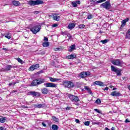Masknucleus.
Returning <instances> with one entry per match:
<instances>
[{
  "label": "nucleus",
  "instance_id": "nucleus-4",
  "mask_svg": "<svg viewBox=\"0 0 130 130\" xmlns=\"http://www.w3.org/2000/svg\"><path fill=\"white\" fill-rule=\"evenodd\" d=\"M68 97L69 99H70L72 102H79L80 101V99H79V96L76 95H74L73 94H69Z\"/></svg>",
  "mask_w": 130,
  "mask_h": 130
},
{
  "label": "nucleus",
  "instance_id": "nucleus-19",
  "mask_svg": "<svg viewBox=\"0 0 130 130\" xmlns=\"http://www.w3.org/2000/svg\"><path fill=\"white\" fill-rule=\"evenodd\" d=\"M128 20H129V19L127 18V19H125L122 20L121 22L122 24H121V26L124 27V25H125V24H126V22H127V21H128Z\"/></svg>",
  "mask_w": 130,
  "mask_h": 130
},
{
  "label": "nucleus",
  "instance_id": "nucleus-60",
  "mask_svg": "<svg viewBox=\"0 0 130 130\" xmlns=\"http://www.w3.org/2000/svg\"><path fill=\"white\" fill-rule=\"evenodd\" d=\"M69 39H71L72 38V36L70 35V36L69 37Z\"/></svg>",
  "mask_w": 130,
  "mask_h": 130
},
{
  "label": "nucleus",
  "instance_id": "nucleus-26",
  "mask_svg": "<svg viewBox=\"0 0 130 130\" xmlns=\"http://www.w3.org/2000/svg\"><path fill=\"white\" fill-rule=\"evenodd\" d=\"M52 129H53V130L58 129V126H57V125H56V124H53L52 125Z\"/></svg>",
  "mask_w": 130,
  "mask_h": 130
},
{
  "label": "nucleus",
  "instance_id": "nucleus-46",
  "mask_svg": "<svg viewBox=\"0 0 130 130\" xmlns=\"http://www.w3.org/2000/svg\"><path fill=\"white\" fill-rule=\"evenodd\" d=\"M0 130H6V129L5 127H3V126H1L0 127Z\"/></svg>",
  "mask_w": 130,
  "mask_h": 130
},
{
  "label": "nucleus",
  "instance_id": "nucleus-39",
  "mask_svg": "<svg viewBox=\"0 0 130 130\" xmlns=\"http://www.w3.org/2000/svg\"><path fill=\"white\" fill-rule=\"evenodd\" d=\"M94 111H96V112H98V113H101V111H100V110H99L97 109H95Z\"/></svg>",
  "mask_w": 130,
  "mask_h": 130
},
{
  "label": "nucleus",
  "instance_id": "nucleus-53",
  "mask_svg": "<svg viewBox=\"0 0 130 130\" xmlns=\"http://www.w3.org/2000/svg\"><path fill=\"white\" fill-rule=\"evenodd\" d=\"M108 87H106L105 88H104V90L105 91V90H106V91H108Z\"/></svg>",
  "mask_w": 130,
  "mask_h": 130
},
{
  "label": "nucleus",
  "instance_id": "nucleus-43",
  "mask_svg": "<svg viewBox=\"0 0 130 130\" xmlns=\"http://www.w3.org/2000/svg\"><path fill=\"white\" fill-rule=\"evenodd\" d=\"M54 50H55V51H58L60 50V48H56L54 49Z\"/></svg>",
  "mask_w": 130,
  "mask_h": 130
},
{
  "label": "nucleus",
  "instance_id": "nucleus-58",
  "mask_svg": "<svg viewBox=\"0 0 130 130\" xmlns=\"http://www.w3.org/2000/svg\"><path fill=\"white\" fill-rule=\"evenodd\" d=\"M111 130H115V128H114V127H112V128H111Z\"/></svg>",
  "mask_w": 130,
  "mask_h": 130
},
{
  "label": "nucleus",
  "instance_id": "nucleus-47",
  "mask_svg": "<svg viewBox=\"0 0 130 130\" xmlns=\"http://www.w3.org/2000/svg\"><path fill=\"white\" fill-rule=\"evenodd\" d=\"M125 122L126 123H127V122H130V121L128 119H126L125 120Z\"/></svg>",
  "mask_w": 130,
  "mask_h": 130
},
{
  "label": "nucleus",
  "instance_id": "nucleus-44",
  "mask_svg": "<svg viewBox=\"0 0 130 130\" xmlns=\"http://www.w3.org/2000/svg\"><path fill=\"white\" fill-rule=\"evenodd\" d=\"M75 122H76V123H80V120L78 119H75Z\"/></svg>",
  "mask_w": 130,
  "mask_h": 130
},
{
  "label": "nucleus",
  "instance_id": "nucleus-34",
  "mask_svg": "<svg viewBox=\"0 0 130 130\" xmlns=\"http://www.w3.org/2000/svg\"><path fill=\"white\" fill-rule=\"evenodd\" d=\"M72 5L73 7H74V8H76V7H78V5L76 3V2H73L72 3Z\"/></svg>",
  "mask_w": 130,
  "mask_h": 130
},
{
  "label": "nucleus",
  "instance_id": "nucleus-48",
  "mask_svg": "<svg viewBox=\"0 0 130 130\" xmlns=\"http://www.w3.org/2000/svg\"><path fill=\"white\" fill-rule=\"evenodd\" d=\"M71 108H72V107H67L66 108V110H70Z\"/></svg>",
  "mask_w": 130,
  "mask_h": 130
},
{
  "label": "nucleus",
  "instance_id": "nucleus-63",
  "mask_svg": "<svg viewBox=\"0 0 130 130\" xmlns=\"http://www.w3.org/2000/svg\"><path fill=\"white\" fill-rule=\"evenodd\" d=\"M26 104H27V105H29V104H28V103H26Z\"/></svg>",
  "mask_w": 130,
  "mask_h": 130
},
{
  "label": "nucleus",
  "instance_id": "nucleus-20",
  "mask_svg": "<svg viewBox=\"0 0 130 130\" xmlns=\"http://www.w3.org/2000/svg\"><path fill=\"white\" fill-rule=\"evenodd\" d=\"M76 49V45H72L70 47V49H69V51L72 52L74 49Z\"/></svg>",
  "mask_w": 130,
  "mask_h": 130
},
{
  "label": "nucleus",
  "instance_id": "nucleus-64",
  "mask_svg": "<svg viewBox=\"0 0 130 130\" xmlns=\"http://www.w3.org/2000/svg\"><path fill=\"white\" fill-rule=\"evenodd\" d=\"M45 53L44 52H43V54H44Z\"/></svg>",
  "mask_w": 130,
  "mask_h": 130
},
{
  "label": "nucleus",
  "instance_id": "nucleus-5",
  "mask_svg": "<svg viewBox=\"0 0 130 130\" xmlns=\"http://www.w3.org/2000/svg\"><path fill=\"white\" fill-rule=\"evenodd\" d=\"M41 29L40 25H36L30 29V30L33 33V34H36L40 31Z\"/></svg>",
  "mask_w": 130,
  "mask_h": 130
},
{
  "label": "nucleus",
  "instance_id": "nucleus-21",
  "mask_svg": "<svg viewBox=\"0 0 130 130\" xmlns=\"http://www.w3.org/2000/svg\"><path fill=\"white\" fill-rule=\"evenodd\" d=\"M49 80L50 82H57L59 81V79L57 78H53L52 77H49Z\"/></svg>",
  "mask_w": 130,
  "mask_h": 130
},
{
  "label": "nucleus",
  "instance_id": "nucleus-42",
  "mask_svg": "<svg viewBox=\"0 0 130 130\" xmlns=\"http://www.w3.org/2000/svg\"><path fill=\"white\" fill-rule=\"evenodd\" d=\"M42 124L43 126H44V127H46V124L44 122H42Z\"/></svg>",
  "mask_w": 130,
  "mask_h": 130
},
{
  "label": "nucleus",
  "instance_id": "nucleus-36",
  "mask_svg": "<svg viewBox=\"0 0 130 130\" xmlns=\"http://www.w3.org/2000/svg\"><path fill=\"white\" fill-rule=\"evenodd\" d=\"M84 125H86L87 126H89V125H90V121H85L84 122Z\"/></svg>",
  "mask_w": 130,
  "mask_h": 130
},
{
  "label": "nucleus",
  "instance_id": "nucleus-6",
  "mask_svg": "<svg viewBox=\"0 0 130 130\" xmlns=\"http://www.w3.org/2000/svg\"><path fill=\"white\" fill-rule=\"evenodd\" d=\"M63 85L65 88H73V87H75V84L74 83L70 81H64Z\"/></svg>",
  "mask_w": 130,
  "mask_h": 130
},
{
  "label": "nucleus",
  "instance_id": "nucleus-11",
  "mask_svg": "<svg viewBox=\"0 0 130 130\" xmlns=\"http://www.w3.org/2000/svg\"><path fill=\"white\" fill-rule=\"evenodd\" d=\"M34 106L35 108H43L44 107H46V104H38L34 105Z\"/></svg>",
  "mask_w": 130,
  "mask_h": 130
},
{
  "label": "nucleus",
  "instance_id": "nucleus-50",
  "mask_svg": "<svg viewBox=\"0 0 130 130\" xmlns=\"http://www.w3.org/2000/svg\"><path fill=\"white\" fill-rule=\"evenodd\" d=\"M44 40L45 41H48V38H47V37H44Z\"/></svg>",
  "mask_w": 130,
  "mask_h": 130
},
{
  "label": "nucleus",
  "instance_id": "nucleus-15",
  "mask_svg": "<svg viewBox=\"0 0 130 130\" xmlns=\"http://www.w3.org/2000/svg\"><path fill=\"white\" fill-rule=\"evenodd\" d=\"M98 85V86H104V83L100 81H96L93 82V85Z\"/></svg>",
  "mask_w": 130,
  "mask_h": 130
},
{
  "label": "nucleus",
  "instance_id": "nucleus-3",
  "mask_svg": "<svg viewBox=\"0 0 130 130\" xmlns=\"http://www.w3.org/2000/svg\"><path fill=\"white\" fill-rule=\"evenodd\" d=\"M44 4L43 1L41 0H36V1H33V0H30L28 1V5L29 6H37L38 5H42Z\"/></svg>",
  "mask_w": 130,
  "mask_h": 130
},
{
  "label": "nucleus",
  "instance_id": "nucleus-33",
  "mask_svg": "<svg viewBox=\"0 0 130 130\" xmlns=\"http://www.w3.org/2000/svg\"><path fill=\"white\" fill-rule=\"evenodd\" d=\"M78 27L80 29H84V28H85V27H86V25H85L84 24H80L78 26Z\"/></svg>",
  "mask_w": 130,
  "mask_h": 130
},
{
  "label": "nucleus",
  "instance_id": "nucleus-1",
  "mask_svg": "<svg viewBox=\"0 0 130 130\" xmlns=\"http://www.w3.org/2000/svg\"><path fill=\"white\" fill-rule=\"evenodd\" d=\"M45 82L44 79H37L33 80L31 83L30 86V87H37L38 85H41V84H43Z\"/></svg>",
  "mask_w": 130,
  "mask_h": 130
},
{
  "label": "nucleus",
  "instance_id": "nucleus-22",
  "mask_svg": "<svg viewBox=\"0 0 130 130\" xmlns=\"http://www.w3.org/2000/svg\"><path fill=\"white\" fill-rule=\"evenodd\" d=\"M53 18L55 21H59V18L60 17L57 16L56 14H54L53 16Z\"/></svg>",
  "mask_w": 130,
  "mask_h": 130
},
{
  "label": "nucleus",
  "instance_id": "nucleus-28",
  "mask_svg": "<svg viewBox=\"0 0 130 130\" xmlns=\"http://www.w3.org/2000/svg\"><path fill=\"white\" fill-rule=\"evenodd\" d=\"M84 88L85 90H87V91H88V93H89V94H92V91H91V89H90V88H89V87L85 86Z\"/></svg>",
  "mask_w": 130,
  "mask_h": 130
},
{
  "label": "nucleus",
  "instance_id": "nucleus-7",
  "mask_svg": "<svg viewBox=\"0 0 130 130\" xmlns=\"http://www.w3.org/2000/svg\"><path fill=\"white\" fill-rule=\"evenodd\" d=\"M111 69L112 72H114L116 73L117 76H121V71L119 69H118V68H116L115 67H114V66H111Z\"/></svg>",
  "mask_w": 130,
  "mask_h": 130
},
{
  "label": "nucleus",
  "instance_id": "nucleus-30",
  "mask_svg": "<svg viewBox=\"0 0 130 130\" xmlns=\"http://www.w3.org/2000/svg\"><path fill=\"white\" fill-rule=\"evenodd\" d=\"M15 59L17 60L18 62H20L21 64H23V63H24V62L23 61V60H21V58H16Z\"/></svg>",
  "mask_w": 130,
  "mask_h": 130
},
{
  "label": "nucleus",
  "instance_id": "nucleus-57",
  "mask_svg": "<svg viewBox=\"0 0 130 130\" xmlns=\"http://www.w3.org/2000/svg\"><path fill=\"white\" fill-rule=\"evenodd\" d=\"M105 129H106V130H110V129L108 128V127H106V128H105Z\"/></svg>",
  "mask_w": 130,
  "mask_h": 130
},
{
  "label": "nucleus",
  "instance_id": "nucleus-45",
  "mask_svg": "<svg viewBox=\"0 0 130 130\" xmlns=\"http://www.w3.org/2000/svg\"><path fill=\"white\" fill-rule=\"evenodd\" d=\"M5 37L6 38H7V39H11V36H5Z\"/></svg>",
  "mask_w": 130,
  "mask_h": 130
},
{
  "label": "nucleus",
  "instance_id": "nucleus-2",
  "mask_svg": "<svg viewBox=\"0 0 130 130\" xmlns=\"http://www.w3.org/2000/svg\"><path fill=\"white\" fill-rule=\"evenodd\" d=\"M111 63L114 66H117V67H122L123 64V62L120 60L119 59H114L111 60Z\"/></svg>",
  "mask_w": 130,
  "mask_h": 130
},
{
  "label": "nucleus",
  "instance_id": "nucleus-16",
  "mask_svg": "<svg viewBox=\"0 0 130 130\" xmlns=\"http://www.w3.org/2000/svg\"><path fill=\"white\" fill-rule=\"evenodd\" d=\"M41 91H42V94H43L44 95H46V94L48 93V89L45 87H44L43 88H42L41 89Z\"/></svg>",
  "mask_w": 130,
  "mask_h": 130
},
{
  "label": "nucleus",
  "instance_id": "nucleus-40",
  "mask_svg": "<svg viewBox=\"0 0 130 130\" xmlns=\"http://www.w3.org/2000/svg\"><path fill=\"white\" fill-rule=\"evenodd\" d=\"M16 82H12V83H10L9 84V86H12V85H16Z\"/></svg>",
  "mask_w": 130,
  "mask_h": 130
},
{
  "label": "nucleus",
  "instance_id": "nucleus-49",
  "mask_svg": "<svg viewBox=\"0 0 130 130\" xmlns=\"http://www.w3.org/2000/svg\"><path fill=\"white\" fill-rule=\"evenodd\" d=\"M75 3H76L77 5H80V1H77L75 2Z\"/></svg>",
  "mask_w": 130,
  "mask_h": 130
},
{
  "label": "nucleus",
  "instance_id": "nucleus-38",
  "mask_svg": "<svg viewBox=\"0 0 130 130\" xmlns=\"http://www.w3.org/2000/svg\"><path fill=\"white\" fill-rule=\"evenodd\" d=\"M92 18H93V15H92V14H89L88 15L87 19L89 20L92 19Z\"/></svg>",
  "mask_w": 130,
  "mask_h": 130
},
{
  "label": "nucleus",
  "instance_id": "nucleus-14",
  "mask_svg": "<svg viewBox=\"0 0 130 130\" xmlns=\"http://www.w3.org/2000/svg\"><path fill=\"white\" fill-rule=\"evenodd\" d=\"M111 96H116V97H119L120 96H121V94L117 91L112 92L111 93Z\"/></svg>",
  "mask_w": 130,
  "mask_h": 130
},
{
  "label": "nucleus",
  "instance_id": "nucleus-37",
  "mask_svg": "<svg viewBox=\"0 0 130 130\" xmlns=\"http://www.w3.org/2000/svg\"><path fill=\"white\" fill-rule=\"evenodd\" d=\"M95 103H96V104H101V100H100V99H97V100L95 101Z\"/></svg>",
  "mask_w": 130,
  "mask_h": 130
},
{
  "label": "nucleus",
  "instance_id": "nucleus-61",
  "mask_svg": "<svg viewBox=\"0 0 130 130\" xmlns=\"http://www.w3.org/2000/svg\"><path fill=\"white\" fill-rule=\"evenodd\" d=\"M13 92H14V93H16V92H17V91H16V90H13Z\"/></svg>",
  "mask_w": 130,
  "mask_h": 130
},
{
  "label": "nucleus",
  "instance_id": "nucleus-55",
  "mask_svg": "<svg viewBox=\"0 0 130 130\" xmlns=\"http://www.w3.org/2000/svg\"><path fill=\"white\" fill-rule=\"evenodd\" d=\"M3 50H5V51H8V49H7L6 48H4Z\"/></svg>",
  "mask_w": 130,
  "mask_h": 130
},
{
  "label": "nucleus",
  "instance_id": "nucleus-54",
  "mask_svg": "<svg viewBox=\"0 0 130 130\" xmlns=\"http://www.w3.org/2000/svg\"><path fill=\"white\" fill-rule=\"evenodd\" d=\"M34 13L35 14L37 15V14H39V11H36Z\"/></svg>",
  "mask_w": 130,
  "mask_h": 130
},
{
  "label": "nucleus",
  "instance_id": "nucleus-35",
  "mask_svg": "<svg viewBox=\"0 0 130 130\" xmlns=\"http://www.w3.org/2000/svg\"><path fill=\"white\" fill-rule=\"evenodd\" d=\"M101 42H102L103 44H105V43L108 42V40H102L101 41Z\"/></svg>",
  "mask_w": 130,
  "mask_h": 130
},
{
  "label": "nucleus",
  "instance_id": "nucleus-31",
  "mask_svg": "<svg viewBox=\"0 0 130 130\" xmlns=\"http://www.w3.org/2000/svg\"><path fill=\"white\" fill-rule=\"evenodd\" d=\"M49 46V44H48V42H44L43 43V46L44 47H47Z\"/></svg>",
  "mask_w": 130,
  "mask_h": 130
},
{
  "label": "nucleus",
  "instance_id": "nucleus-41",
  "mask_svg": "<svg viewBox=\"0 0 130 130\" xmlns=\"http://www.w3.org/2000/svg\"><path fill=\"white\" fill-rule=\"evenodd\" d=\"M58 26V24L57 23H54L52 25V26L53 27H57Z\"/></svg>",
  "mask_w": 130,
  "mask_h": 130
},
{
  "label": "nucleus",
  "instance_id": "nucleus-25",
  "mask_svg": "<svg viewBox=\"0 0 130 130\" xmlns=\"http://www.w3.org/2000/svg\"><path fill=\"white\" fill-rule=\"evenodd\" d=\"M29 94L30 95H32V96H35V97H36V96H37V94H38V92L36 91H30Z\"/></svg>",
  "mask_w": 130,
  "mask_h": 130
},
{
  "label": "nucleus",
  "instance_id": "nucleus-52",
  "mask_svg": "<svg viewBox=\"0 0 130 130\" xmlns=\"http://www.w3.org/2000/svg\"><path fill=\"white\" fill-rule=\"evenodd\" d=\"M22 108H28V107L27 106L24 105L22 106Z\"/></svg>",
  "mask_w": 130,
  "mask_h": 130
},
{
  "label": "nucleus",
  "instance_id": "nucleus-8",
  "mask_svg": "<svg viewBox=\"0 0 130 130\" xmlns=\"http://www.w3.org/2000/svg\"><path fill=\"white\" fill-rule=\"evenodd\" d=\"M111 6V5H110V3H109L108 1H107L103 4L101 5V7H103V8L106 10H109V9H110Z\"/></svg>",
  "mask_w": 130,
  "mask_h": 130
},
{
  "label": "nucleus",
  "instance_id": "nucleus-59",
  "mask_svg": "<svg viewBox=\"0 0 130 130\" xmlns=\"http://www.w3.org/2000/svg\"><path fill=\"white\" fill-rule=\"evenodd\" d=\"M102 1V3H103V2H106V0H101Z\"/></svg>",
  "mask_w": 130,
  "mask_h": 130
},
{
  "label": "nucleus",
  "instance_id": "nucleus-18",
  "mask_svg": "<svg viewBox=\"0 0 130 130\" xmlns=\"http://www.w3.org/2000/svg\"><path fill=\"white\" fill-rule=\"evenodd\" d=\"M75 26H76V24L75 23H70L68 25V29L72 30V29H74V28H75Z\"/></svg>",
  "mask_w": 130,
  "mask_h": 130
},
{
  "label": "nucleus",
  "instance_id": "nucleus-62",
  "mask_svg": "<svg viewBox=\"0 0 130 130\" xmlns=\"http://www.w3.org/2000/svg\"><path fill=\"white\" fill-rule=\"evenodd\" d=\"M99 33H100V34L102 33V31L100 30Z\"/></svg>",
  "mask_w": 130,
  "mask_h": 130
},
{
  "label": "nucleus",
  "instance_id": "nucleus-23",
  "mask_svg": "<svg viewBox=\"0 0 130 130\" xmlns=\"http://www.w3.org/2000/svg\"><path fill=\"white\" fill-rule=\"evenodd\" d=\"M13 5H14V6H16V7H18L20 6L21 4H20V2H19V1H14L13 2Z\"/></svg>",
  "mask_w": 130,
  "mask_h": 130
},
{
  "label": "nucleus",
  "instance_id": "nucleus-9",
  "mask_svg": "<svg viewBox=\"0 0 130 130\" xmlns=\"http://www.w3.org/2000/svg\"><path fill=\"white\" fill-rule=\"evenodd\" d=\"M44 85L46 87H50V88H56V87H57V85H56V84L54 83H51V82L45 83L44 84Z\"/></svg>",
  "mask_w": 130,
  "mask_h": 130
},
{
  "label": "nucleus",
  "instance_id": "nucleus-13",
  "mask_svg": "<svg viewBox=\"0 0 130 130\" xmlns=\"http://www.w3.org/2000/svg\"><path fill=\"white\" fill-rule=\"evenodd\" d=\"M15 67L12 65H8L6 67L5 69H3V72H7L8 71H11V69H14Z\"/></svg>",
  "mask_w": 130,
  "mask_h": 130
},
{
  "label": "nucleus",
  "instance_id": "nucleus-51",
  "mask_svg": "<svg viewBox=\"0 0 130 130\" xmlns=\"http://www.w3.org/2000/svg\"><path fill=\"white\" fill-rule=\"evenodd\" d=\"M101 3H102V0H99V1H98L96 2V4H100Z\"/></svg>",
  "mask_w": 130,
  "mask_h": 130
},
{
  "label": "nucleus",
  "instance_id": "nucleus-10",
  "mask_svg": "<svg viewBox=\"0 0 130 130\" xmlns=\"http://www.w3.org/2000/svg\"><path fill=\"white\" fill-rule=\"evenodd\" d=\"M37 69H39V64H36L32 65L29 68V71L30 72H33L35 70H37Z\"/></svg>",
  "mask_w": 130,
  "mask_h": 130
},
{
  "label": "nucleus",
  "instance_id": "nucleus-17",
  "mask_svg": "<svg viewBox=\"0 0 130 130\" xmlns=\"http://www.w3.org/2000/svg\"><path fill=\"white\" fill-rule=\"evenodd\" d=\"M76 57L77 55L75 54H71L67 56L68 59H74V58H76Z\"/></svg>",
  "mask_w": 130,
  "mask_h": 130
},
{
  "label": "nucleus",
  "instance_id": "nucleus-56",
  "mask_svg": "<svg viewBox=\"0 0 130 130\" xmlns=\"http://www.w3.org/2000/svg\"><path fill=\"white\" fill-rule=\"evenodd\" d=\"M96 1H97V0H90V1L91 2V3H93L94 2H96Z\"/></svg>",
  "mask_w": 130,
  "mask_h": 130
},
{
  "label": "nucleus",
  "instance_id": "nucleus-27",
  "mask_svg": "<svg viewBox=\"0 0 130 130\" xmlns=\"http://www.w3.org/2000/svg\"><path fill=\"white\" fill-rule=\"evenodd\" d=\"M6 119H7V118L6 117H2L0 118V122L1 123H4V122H6Z\"/></svg>",
  "mask_w": 130,
  "mask_h": 130
},
{
  "label": "nucleus",
  "instance_id": "nucleus-12",
  "mask_svg": "<svg viewBox=\"0 0 130 130\" xmlns=\"http://www.w3.org/2000/svg\"><path fill=\"white\" fill-rule=\"evenodd\" d=\"M88 76H90L89 72H82L80 73L81 78H86V77H88Z\"/></svg>",
  "mask_w": 130,
  "mask_h": 130
},
{
  "label": "nucleus",
  "instance_id": "nucleus-24",
  "mask_svg": "<svg viewBox=\"0 0 130 130\" xmlns=\"http://www.w3.org/2000/svg\"><path fill=\"white\" fill-rule=\"evenodd\" d=\"M125 38H127L128 39H130V28L128 30L126 34Z\"/></svg>",
  "mask_w": 130,
  "mask_h": 130
},
{
  "label": "nucleus",
  "instance_id": "nucleus-29",
  "mask_svg": "<svg viewBox=\"0 0 130 130\" xmlns=\"http://www.w3.org/2000/svg\"><path fill=\"white\" fill-rule=\"evenodd\" d=\"M61 34L63 36L67 35L68 37H70V36H71V34H70V33L67 31L62 32Z\"/></svg>",
  "mask_w": 130,
  "mask_h": 130
},
{
  "label": "nucleus",
  "instance_id": "nucleus-32",
  "mask_svg": "<svg viewBox=\"0 0 130 130\" xmlns=\"http://www.w3.org/2000/svg\"><path fill=\"white\" fill-rule=\"evenodd\" d=\"M52 120L53 121H55V122H58V118H56V117L53 116H52Z\"/></svg>",
  "mask_w": 130,
  "mask_h": 130
}]
</instances>
